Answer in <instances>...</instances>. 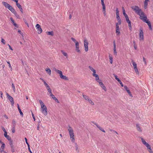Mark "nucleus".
<instances>
[{
    "label": "nucleus",
    "instance_id": "nucleus-26",
    "mask_svg": "<svg viewBox=\"0 0 153 153\" xmlns=\"http://www.w3.org/2000/svg\"><path fill=\"white\" fill-rule=\"evenodd\" d=\"M126 18V22L128 23H130L131 22L129 20V19L128 18V16H127L125 17Z\"/></svg>",
    "mask_w": 153,
    "mask_h": 153
},
{
    "label": "nucleus",
    "instance_id": "nucleus-52",
    "mask_svg": "<svg viewBox=\"0 0 153 153\" xmlns=\"http://www.w3.org/2000/svg\"><path fill=\"white\" fill-rule=\"evenodd\" d=\"M12 131L13 133H14L15 132V127H13L12 129Z\"/></svg>",
    "mask_w": 153,
    "mask_h": 153
},
{
    "label": "nucleus",
    "instance_id": "nucleus-55",
    "mask_svg": "<svg viewBox=\"0 0 153 153\" xmlns=\"http://www.w3.org/2000/svg\"><path fill=\"white\" fill-rule=\"evenodd\" d=\"M102 6V11H105V5Z\"/></svg>",
    "mask_w": 153,
    "mask_h": 153
},
{
    "label": "nucleus",
    "instance_id": "nucleus-16",
    "mask_svg": "<svg viewBox=\"0 0 153 153\" xmlns=\"http://www.w3.org/2000/svg\"><path fill=\"white\" fill-rule=\"evenodd\" d=\"M117 19L118 21V24L119 25H121V24L122 21L120 18L119 16H116Z\"/></svg>",
    "mask_w": 153,
    "mask_h": 153
},
{
    "label": "nucleus",
    "instance_id": "nucleus-12",
    "mask_svg": "<svg viewBox=\"0 0 153 153\" xmlns=\"http://www.w3.org/2000/svg\"><path fill=\"white\" fill-rule=\"evenodd\" d=\"M9 10H10L13 13H15V10L10 5L7 8Z\"/></svg>",
    "mask_w": 153,
    "mask_h": 153
},
{
    "label": "nucleus",
    "instance_id": "nucleus-5",
    "mask_svg": "<svg viewBox=\"0 0 153 153\" xmlns=\"http://www.w3.org/2000/svg\"><path fill=\"white\" fill-rule=\"evenodd\" d=\"M119 25L118 22H117L116 24V33L117 36H119L120 33Z\"/></svg>",
    "mask_w": 153,
    "mask_h": 153
},
{
    "label": "nucleus",
    "instance_id": "nucleus-35",
    "mask_svg": "<svg viewBox=\"0 0 153 153\" xmlns=\"http://www.w3.org/2000/svg\"><path fill=\"white\" fill-rule=\"evenodd\" d=\"M116 16H119V10L117 8H116Z\"/></svg>",
    "mask_w": 153,
    "mask_h": 153
},
{
    "label": "nucleus",
    "instance_id": "nucleus-6",
    "mask_svg": "<svg viewBox=\"0 0 153 153\" xmlns=\"http://www.w3.org/2000/svg\"><path fill=\"white\" fill-rule=\"evenodd\" d=\"M88 42L87 39H85L84 41V46L85 47V50L87 52L88 50Z\"/></svg>",
    "mask_w": 153,
    "mask_h": 153
},
{
    "label": "nucleus",
    "instance_id": "nucleus-63",
    "mask_svg": "<svg viewBox=\"0 0 153 153\" xmlns=\"http://www.w3.org/2000/svg\"><path fill=\"white\" fill-rule=\"evenodd\" d=\"M96 81L97 82L99 83V84H100V83H101V82H102V80H100V79H99V80H98Z\"/></svg>",
    "mask_w": 153,
    "mask_h": 153
},
{
    "label": "nucleus",
    "instance_id": "nucleus-7",
    "mask_svg": "<svg viewBox=\"0 0 153 153\" xmlns=\"http://www.w3.org/2000/svg\"><path fill=\"white\" fill-rule=\"evenodd\" d=\"M41 111L45 115H47V109L46 106H45V107L41 108Z\"/></svg>",
    "mask_w": 153,
    "mask_h": 153
},
{
    "label": "nucleus",
    "instance_id": "nucleus-19",
    "mask_svg": "<svg viewBox=\"0 0 153 153\" xmlns=\"http://www.w3.org/2000/svg\"><path fill=\"white\" fill-rule=\"evenodd\" d=\"M70 136L71 140L73 142L75 140L74 138V134H73L70 135Z\"/></svg>",
    "mask_w": 153,
    "mask_h": 153
},
{
    "label": "nucleus",
    "instance_id": "nucleus-31",
    "mask_svg": "<svg viewBox=\"0 0 153 153\" xmlns=\"http://www.w3.org/2000/svg\"><path fill=\"white\" fill-rule=\"evenodd\" d=\"M148 5V2H146V1H144V8L145 9H146L147 8V5Z\"/></svg>",
    "mask_w": 153,
    "mask_h": 153
},
{
    "label": "nucleus",
    "instance_id": "nucleus-21",
    "mask_svg": "<svg viewBox=\"0 0 153 153\" xmlns=\"http://www.w3.org/2000/svg\"><path fill=\"white\" fill-rule=\"evenodd\" d=\"M39 102L40 104L41 108H42L43 107H45V106L42 102V101L41 100H39Z\"/></svg>",
    "mask_w": 153,
    "mask_h": 153
},
{
    "label": "nucleus",
    "instance_id": "nucleus-42",
    "mask_svg": "<svg viewBox=\"0 0 153 153\" xmlns=\"http://www.w3.org/2000/svg\"><path fill=\"white\" fill-rule=\"evenodd\" d=\"M93 76H97V74H96V71L95 70H94V71H93Z\"/></svg>",
    "mask_w": 153,
    "mask_h": 153
},
{
    "label": "nucleus",
    "instance_id": "nucleus-23",
    "mask_svg": "<svg viewBox=\"0 0 153 153\" xmlns=\"http://www.w3.org/2000/svg\"><path fill=\"white\" fill-rule=\"evenodd\" d=\"M132 65L134 67V69H135L137 68V65L136 63L135 62H134L133 60H132Z\"/></svg>",
    "mask_w": 153,
    "mask_h": 153
},
{
    "label": "nucleus",
    "instance_id": "nucleus-39",
    "mask_svg": "<svg viewBox=\"0 0 153 153\" xmlns=\"http://www.w3.org/2000/svg\"><path fill=\"white\" fill-rule=\"evenodd\" d=\"M12 124L13 126V127H15L16 125V122L14 120H12Z\"/></svg>",
    "mask_w": 153,
    "mask_h": 153
},
{
    "label": "nucleus",
    "instance_id": "nucleus-49",
    "mask_svg": "<svg viewBox=\"0 0 153 153\" xmlns=\"http://www.w3.org/2000/svg\"><path fill=\"white\" fill-rule=\"evenodd\" d=\"M25 140L26 143L27 144V146H30L29 144L28 143V142H27V138L26 137H25Z\"/></svg>",
    "mask_w": 153,
    "mask_h": 153
},
{
    "label": "nucleus",
    "instance_id": "nucleus-50",
    "mask_svg": "<svg viewBox=\"0 0 153 153\" xmlns=\"http://www.w3.org/2000/svg\"><path fill=\"white\" fill-rule=\"evenodd\" d=\"M89 68L92 71H94L95 69H94L91 66H89Z\"/></svg>",
    "mask_w": 153,
    "mask_h": 153
},
{
    "label": "nucleus",
    "instance_id": "nucleus-58",
    "mask_svg": "<svg viewBox=\"0 0 153 153\" xmlns=\"http://www.w3.org/2000/svg\"><path fill=\"white\" fill-rule=\"evenodd\" d=\"M32 112V117H33V118L34 119V121H35V117L34 116V114H33V113L32 112Z\"/></svg>",
    "mask_w": 153,
    "mask_h": 153
},
{
    "label": "nucleus",
    "instance_id": "nucleus-51",
    "mask_svg": "<svg viewBox=\"0 0 153 153\" xmlns=\"http://www.w3.org/2000/svg\"><path fill=\"white\" fill-rule=\"evenodd\" d=\"M97 76H95V77H96V80L97 81L98 80H99V78L98 75L97 74Z\"/></svg>",
    "mask_w": 153,
    "mask_h": 153
},
{
    "label": "nucleus",
    "instance_id": "nucleus-48",
    "mask_svg": "<svg viewBox=\"0 0 153 153\" xmlns=\"http://www.w3.org/2000/svg\"><path fill=\"white\" fill-rule=\"evenodd\" d=\"M23 20L25 22V24L27 25L28 27H29V25L28 24V23L27 22L26 20L25 19H23Z\"/></svg>",
    "mask_w": 153,
    "mask_h": 153
},
{
    "label": "nucleus",
    "instance_id": "nucleus-9",
    "mask_svg": "<svg viewBox=\"0 0 153 153\" xmlns=\"http://www.w3.org/2000/svg\"><path fill=\"white\" fill-rule=\"evenodd\" d=\"M124 88L126 91H127L128 94H129V95L131 97H132V95L131 94V92L130 91V90L128 89L127 86L126 85L125 86H124Z\"/></svg>",
    "mask_w": 153,
    "mask_h": 153
},
{
    "label": "nucleus",
    "instance_id": "nucleus-22",
    "mask_svg": "<svg viewBox=\"0 0 153 153\" xmlns=\"http://www.w3.org/2000/svg\"><path fill=\"white\" fill-rule=\"evenodd\" d=\"M109 57L110 59V62L111 64H112L113 62V57L111 55L109 54Z\"/></svg>",
    "mask_w": 153,
    "mask_h": 153
},
{
    "label": "nucleus",
    "instance_id": "nucleus-54",
    "mask_svg": "<svg viewBox=\"0 0 153 153\" xmlns=\"http://www.w3.org/2000/svg\"><path fill=\"white\" fill-rule=\"evenodd\" d=\"M10 20L12 22V23L13 24L15 23L14 22V20L12 18V17L10 18Z\"/></svg>",
    "mask_w": 153,
    "mask_h": 153
},
{
    "label": "nucleus",
    "instance_id": "nucleus-14",
    "mask_svg": "<svg viewBox=\"0 0 153 153\" xmlns=\"http://www.w3.org/2000/svg\"><path fill=\"white\" fill-rule=\"evenodd\" d=\"M100 84V85L101 87L105 91H106L107 89L105 87V86L104 85L102 82H101Z\"/></svg>",
    "mask_w": 153,
    "mask_h": 153
},
{
    "label": "nucleus",
    "instance_id": "nucleus-41",
    "mask_svg": "<svg viewBox=\"0 0 153 153\" xmlns=\"http://www.w3.org/2000/svg\"><path fill=\"white\" fill-rule=\"evenodd\" d=\"M12 88L14 92H15V86H14V85L13 84V83L12 84Z\"/></svg>",
    "mask_w": 153,
    "mask_h": 153
},
{
    "label": "nucleus",
    "instance_id": "nucleus-20",
    "mask_svg": "<svg viewBox=\"0 0 153 153\" xmlns=\"http://www.w3.org/2000/svg\"><path fill=\"white\" fill-rule=\"evenodd\" d=\"M61 52L63 54V55L65 57H66V58H68V55L67 53L66 52H64V51L63 50H61Z\"/></svg>",
    "mask_w": 153,
    "mask_h": 153
},
{
    "label": "nucleus",
    "instance_id": "nucleus-28",
    "mask_svg": "<svg viewBox=\"0 0 153 153\" xmlns=\"http://www.w3.org/2000/svg\"><path fill=\"white\" fill-rule=\"evenodd\" d=\"M114 54L115 56H116L117 55V53L116 51V48H114Z\"/></svg>",
    "mask_w": 153,
    "mask_h": 153
},
{
    "label": "nucleus",
    "instance_id": "nucleus-46",
    "mask_svg": "<svg viewBox=\"0 0 153 153\" xmlns=\"http://www.w3.org/2000/svg\"><path fill=\"white\" fill-rule=\"evenodd\" d=\"M5 145L4 143H3L2 144L1 148V149H4L5 148Z\"/></svg>",
    "mask_w": 153,
    "mask_h": 153
},
{
    "label": "nucleus",
    "instance_id": "nucleus-13",
    "mask_svg": "<svg viewBox=\"0 0 153 153\" xmlns=\"http://www.w3.org/2000/svg\"><path fill=\"white\" fill-rule=\"evenodd\" d=\"M55 71L58 74H59V76H60V77H61L63 75L61 71L59 70L56 69H55Z\"/></svg>",
    "mask_w": 153,
    "mask_h": 153
},
{
    "label": "nucleus",
    "instance_id": "nucleus-33",
    "mask_svg": "<svg viewBox=\"0 0 153 153\" xmlns=\"http://www.w3.org/2000/svg\"><path fill=\"white\" fill-rule=\"evenodd\" d=\"M9 141H11V137H10V136L8 135H7L5 137Z\"/></svg>",
    "mask_w": 153,
    "mask_h": 153
},
{
    "label": "nucleus",
    "instance_id": "nucleus-62",
    "mask_svg": "<svg viewBox=\"0 0 153 153\" xmlns=\"http://www.w3.org/2000/svg\"><path fill=\"white\" fill-rule=\"evenodd\" d=\"M7 63H8V64L9 65V66L10 68H11V69H12V67H11V65L10 64V63L9 62H7Z\"/></svg>",
    "mask_w": 153,
    "mask_h": 153
},
{
    "label": "nucleus",
    "instance_id": "nucleus-47",
    "mask_svg": "<svg viewBox=\"0 0 153 153\" xmlns=\"http://www.w3.org/2000/svg\"><path fill=\"white\" fill-rule=\"evenodd\" d=\"M134 69L135 70V71L136 72V73L137 74H139V71H138V69H137V68Z\"/></svg>",
    "mask_w": 153,
    "mask_h": 153
},
{
    "label": "nucleus",
    "instance_id": "nucleus-17",
    "mask_svg": "<svg viewBox=\"0 0 153 153\" xmlns=\"http://www.w3.org/2000/svg\"><path fill=\"white\" fill-rule=\"evenodd\" d=\"M50 96L52 97V98L53 100H55V101L56 102H57L58 103H59V101L58 100V99L56 98V97H55L52 94Z\"/></svg>",
    "mask_w": 153,
    "mask_h": 153
},
{
    "label": "nucleus",
    "instance_id": "nucleus-8",
    "mask_svg": "<svg viewBox=\"0 0 153 153\" xmlns=\"http://www.w3.org/2000/svg\"><path fill=\"white\" fill-rule=\"evenodd\" d=\"M36 27L39 34H40L42 33V30L39 24H37L36 26Z\"/></svg>",
    "mask_w": 153,
    "mask_h": 153
},
{
    "label": "nucleus",
    "instance_id": "nucleus-24",
    "mask_svg": "<svg viewBox=\"0 0 153 153\" xmlns=\"http://www.w3.org/2000/svg\"><path fill=\"white\" fill-rule=\"evenodd\" d=\"M136 127L137 130L141 132L142 131V130H141L140 126H139V125L138 124H137L136 125Z\"/></svg>",
    "mask_w": 153,
    "mask_h": 153
},
{
    "label": "nucleus",
    "instance_id": "nucleus-59",
    "mask_svg": "<svg viewBox=\"0 0 153 153\" xmlns=\"http://www.w3.org/2000/svg\"><path fill=\"white\" fill-rule=\"evenodd\" d=\"M28 149L29 152H30V153H33L31 150H30V146H28Z\"/></svg>",
    "mask_w": 153,
    "mask_h": 153
},
{
    "label": "nucleus",
    "instance_id": "nucleus-10",
    "mask_svg": "<svg viewBox=\"0 0 153 153\" xmlns=\"http://www.w3.org/2000/svg\"><path fill=\"white\" fill-rule=\"evenodd\" d=\"M76 46V51L78 52H80V51L79 50V43L78 42H77L75 44Z\"/></svg>",
    "mask_w": 153,
    "mask_h": 153
},
{
    "label": "nucleus",
    "instance_id": "nucleus-32",
    "mask_svg": "<svg viewBox=\"0 0 153 153\" xmlns=\"http://www.w3.org/2000/svg\"><path fill=\"white\" fill-rule=\"evenodd\" d=\"M48 34L51 36H53V33L52 31H49L48 32Z\"/></svg>",
    "mask_w": 153,
    "mask_h": 153
},
{
    "label": "nucleus",
    "instance_id": "nucleus-30",
    "mask_svg": "<svg viewBox=\"0 0 153 153\" xmlns=\"http://www.w3.org/2000/svg\"><path fill=\"white\" fill-rule=\"evenodd\" d=\"M10 141V145L11 148L13 149V143L12 141L11 140V141Z\"/></svg>",
    "mask_w": 153,
    "mask_h": 153
},
{
    "label": "nucleus",
    "instance_id": "nucleus-43",
    "mask_svg": "<svg viewBox=\"0 0 153 153\" xmlns=\"http://www.w3.org/2000/svg\"><path fill=\"white\" fill-rule=\"evenodd\" d=\"M71 40L73 41L74 42H75V43L76 44V43L77 42H78L77 41L76 39H74V38L72 37L71 38Z\"/></svg>",
    "mask_w": 153,
    "mask_h": 153
},
{
    "label": "nucleus",
    "instance_id": "nucleus-60",
    "mask_svg": "<svg viewBox=\"0 0 153 153\" xmlns=\"http://www.w3.org/2000/svg\"><path fill=\"white\" fill-rule=\"evenodd\" d=\"M40 79L42 80V81L43 82L44 84H46V82H45V81L43 79H42V78H40Z\"/></svg>",
    "mask_w": 153,
    "mask_h": 153
},
{
    "label": "nucleus",
    "instance_id": "nucleus-4",
    "mask_svg": "<svg viewBox=\"0 0 153 153\" xmlns=\"http://www.w3.org/2000/svg\"><path fill=\"white\" fill-rule=\"evenodd\" d=\"M7 98L10 101L11 105L13 106L14 104V101L13 98L10 95L7 93Z\"/></svg>",
    "mask_w": 153,
    "mask_h": 153
},
{
    "label": "nucleus",
    "instance_id": "nucleus-56",
    "mask_svg": "<svg viewBox=\"0 0 153 153\" xmlns=\"http://www.w3.org/2000/svg\"><path fill=\"white\" fill-rule=\"evenodd\" d=\"M101 4L102 5V6L105 5V4H104V0H101Z\"/></svg>",
    "mask_w": 153,
    "mask_h": 153
},
{
    "label": "nucleus",
    "instance_id": "nucleus-15",
    "mask_svg": "<svg viewBox=\"0 0 153 153\" xmlns=\"http://www.w3.org/2000/svg\"><path fill=\"white\" fill-rule=\"evenodd\" d=\"M94 125H95L101 131H102L103 132L105 133V131L104 130V129H103L101 127H100V126H99L97 124V123H94Z\"/></svg>",
    "mask_w": 153,
    "mask_h": 153
},
{
    "label": "nucleus",
    "instance_id": "nucleus-34",
    "mask_svg": "<svg viewBox=\"0 0 153 153\" xmlns=\"http://www.w3.org/2000/svg\"><path fill=\"white\" fill-rule=\"evenodd\" d=\"M82 96L83 98L86 100H87V99H88L89 97L88 96L83 94H82Z\"/></svg>",
    "mask_w": 153,
    "mask_h": 153
},
{
    "label": "nucleus",
    "instance_id": "nucleus-44",
    "mask_svg": "<svg viewBox=\"0 0 153 153\" xmlns=\"http://www.w3.org/2000/svg\"><path fill=\"white\" fill-rule=\"evenodd\" d=\"M1 42L4 44H5V41L3 38L1 39Z\"/></svg>",
    "mask_w": 153,
    "mask_h": 153
},
{
    "label": "nucleus",
    "instance_id": "nucleus-57",
    "mask_svg": "<svg viewBox=\"0 0 153 153\" xmlns=\"http://www.w3.org/2000/svg\"><path fill=\"white\" fill-rule=\"evenodd\" d=\"M113 45L114 48H116L115 41H114L113 42Z\"/></svg>",
    "mask_w": 153,
    "mask_h": 153
},
{
    "label": "nucleus",
    "instance_id": "nucleus-29",
    "mask_svg": "<svg viewBox=\"0 0 153 153\" xmlns=\"http://www.w3.org/2000/svg\"><path fill=\"white\" fill-rule=\"evenodd\" d=\"M13 13L14 14L15 16L17 18V19H19L20 18L19 15L16 13V11L15 13Z\"/></svg>",
    "mask_w": 153,
    "mask_h": 153
},
{
    "label": "nucleus",
    "instance_id": "nucleus-11",
    "mask_svg": "<svg viewBox=\"0 0 153 153\" xmlns=\"http://www.w3.org/2000/svg\"><path fill=\"white\" fill-rule=\"evenodd\" d=\"M68 131H69L70 135L74 134L72 128L70 126L69 127Z\"/></svg>",
    "mask_w": 153,
    "mask_h": 153
},
{
    "label": "nucleus",
    "instance_id": "nucleus-61",
    "mask_svg": "<svg viewBox=\"0 0 153 153\" xmlns=\"http://www.w3.org/2000/svg\"><path fill=\"white\" fill-rule=\"evenodd\" d=\"M143 61L144 62V63H145V64H146V59H145L144 57H143Z\"/></svg>",
    "mask_w": 153,
    "mask_h": 153
},
{
    "label": "nucleus",
    "instance_id": "nucleus-53",
    "mask_svg": "<svg viewBox=\"0 0 153 153\" xmlns=\"http://www.w3.org/2000/svg\"><path fill=\"white\" fill-rule=\"evenodd\" d=\"M19 113L22 116H23V113H22V111L21 109H20L19 110Z\"/></svg>",
    "mask_w": 153,
    "mask_h": 153
},
{
    "label": "nucleus",
    "instance_id": "nucleus-64",
    "mask_svg": "<svg viewBox=\"0 0 153 153\" xmlns=\"http://www.w3.org/2000/svg\"><path fill=\"white\" fill-rule=\"evenodd\" d=\"M8 46H9V48L11 50L13 51V49H12V48H11V46L9 44H8L7 45Z\"/></svg>",
    "mask_w": 153,
    "mask_h": 153
},
{
    "label": "nucleus",
    "instance_id": "nucleus-37",
    "mask_svg": "<svg viewBox=\"0 0 153 153\" xmlns=\"http://www.w3.org/2000/svg\"><path fill=\"white\" fill-rule=\"evenodd\" d=\"M128 26L129 27V30H131V31L132 30V27H131V23H128Z\"/></svg>",
    "mask_w": 153,
    "mask_h": 153
},
{
    "label": "nucleus",
    "instance_id": "nucleus-18",
    "mask_svg": "<svg viewBox=\"0 0 153 153\" xmlns=\"http://www.w3.org/2000/svg\"><path fill=\"white\" fill-rule=\"evenodd\" d=\"M3 4L6 7L8 8V7H9L10 5L7 3V2H2Z\"/></svg>",
    "mask_w": 153,
    "mask_h": 153
},
{
    "label": "nucleus",
    "instance_id": "nucleus-2",
    "mask_svg": "<svg viewBox=\"0 0 153 153\" xmlns=\"http://www.w3.org/2000/svg\"><path fill=\"white\" fill-rule=\"evenodd\" d=\"M141 140L143 143L146 146L148 149L149 152L150 153H153V151L152 149L150 146L144 139L143 138H141Z\"/></svg>",
    "mask_w": 153,
    "mask_h": 153
},
{
    "label": "nucleus",
    "instance_id": "nucleus-1",
    "mask_svg": "<svg viewBox=\"0 0 153 153\" xmlns=\"http://www.w3.org/2000/svg\"><path fill=\"white\" fill-rule=\"evenodd\" d=\"M132 8L137 15L140 16V19L141 20L147 24L149 26V29L151 30H152V27L151 23L147 19V17L141 9H140L138 6H132Z\"/></svg>",
    "mask_w": 153,
    "mask_h": 153
},
{
    "label": "nucleus",
    "instance_id": "nucleus-27",
    "mask_svg": "<svg viewBox=\"0 0 153 153\" xmlns=\"http://www.w3.org/2000/svg\"><path fill=\"white\" fill-rule=\"evenodd\" d=\"M46 71L49 75H50L51 74V71L50 68H48V69H46Z\"/></svg>",
    "mask_w": 153,
    "mask_h": 153
},
{
    "label": "nucleus",
    "instance_id": "nucleus-36",
    "mask_svg": "<svg viewBox=\"0 0 153 153\" xmlns=\"http://www.w3.org/2000/svg\"><path fill=\"white\" fill-rule=\"evenodd\" d=\"M114 77L115 79L117 80L119 82H120V79L117 77V76L116 75H114Z\"/></svg>",
    "mask_w": 153,
    "mask_h": 153
},
{
    "label": "nucleus",
    "instance_id": "nucleus-3",
    "mask_svg": "<svg viewBox=\"0 0 153 153\" xmlns=\"http://www.w3.org/2000/svg\"><path fill=\"white\" fill-rule=\"evenodd\" d=\"M139 39L140 40H143L144 39L143 32L142 28H140V33L139 34Z\"/></svg>",
    "mask_w": 153,
    "mask_h": 153
},
{
    "label": "nucleus",
    "instance_id": "nucleus-25",
    "mask_svg": "<svg viewBox=\"0 0 153 153\" xmlns=\"http://www.w3.org/2000/svg\"><path fill=\"white\" fill-rule=\"evenodd\" d=\"M60 78L65 80H68V79L67 77L63 75L61 77H60Z\"/></svg>",
    "mask_w": 153,
    "mask_h": 153
},
{
    "label": "nucleus",
    "instance_id": "nucleus-38",
    "mask_svg": "<svg viewBox=\"0 0 153 153\" xmlns=\"http://www.w3.org/2000/svg\"><path fill=\"white\" fill-rule=\"evenodd\" d=\"M16 5L17 7H18L19 8V9H20V8H21L22 7L21 5L19 4L18 3V2L16 3Z\"/></svg>",
    "mask_w": 153,
    "mask_h": 153
},
{
    "label": "nucleus",
    "instance_id": "nucleus-45",
    "mask_svg": "<svg viewBox=\"0 0 153 153\" xmlns=\"http://www.w3.org/2000/svg\"><path fill=\"white\" fill-rule=\"evenodd\" d=\"M89 103H90L91 105H94V102L90 99L88 101Z\"/></svg>",
    "mask_w": 153,
    "mask_h": 153
},
{
    "label": "nucleus",
    "instance_id": "nucleus-40",
    "mask_svg": "<svg viewBox=\"0 0 153 153\" xmlns=\"http://www.w3.org/2000/svg\"><path fill=\"white\" fill-rule=\"evenodd\" d=\"M48 92H49L50 94V96L52 94V90L51 89H48Z\"/></svg>",
    "mask_w": 153,
    "mask_h": 153
}]
</instances>
